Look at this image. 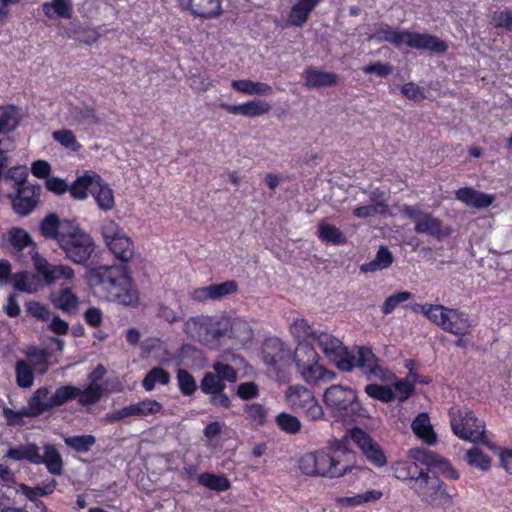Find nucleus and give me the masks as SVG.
<instances>
[{
	"label": "nucleus",
	"instance_id": "f257e3e1",
	"mask_svg": "<svg viewBox=\"0 0 512 512\" xmlns=\"http://www.w3.org/2000/svg\"><path fill=\"white\" fill-rule=\"evenodd\" d=\"M312 343H316L343 372H351L354 368H359L369 381L388 383L395 379L394 373L384 367L381 360L368 347L360 346L357 347L355 354L350 353L340 339L327 332H318Z\"/></svg>",
	"mask_w": 512,
	"mask_h": 512
},
{
	"label": "nucleus",
	"instance_id": "f03ea898",
	"mask_svg": "<svg viewBox=\"0 0 512 512\" xmlns=\"http://www.w3.org/2000/svg\"><path fill=\"white\" fill-rule=\"evenodd\" d=\"M333 454L324 451H316L314 454V465L316 476L341 477L357 468L353 464L354 453L347 447V439L334 440L331 444Z\"/></svg>",
	"mask_w": 512,
	"mask_h": 512
},
{
	"label": "nucleus",
	"instance_id": "7ed1b4c3",
	"mask_svg": "<svg viewBox=\"0 0 512 512\" xmlns=\"http://www.w3.org/2000/svg\"><path fill=\"white\" fill-rule=\"evenodd\" d=\"M59 248L70 262L87 267L96 251L93 237L75 222L59 239Z\"/></svg>",
	"mask_w": 512,
	"mask_h": 512
},
{
	"label": "nucleus",
	"instance_id": "20e7f679",
	"mask_svg": "<svg viewBox=\"0 0 512 512\" xmlns=\"http://www.w3.org/2000/svg\"><path fill=\"white\" fill-rule=\"evenodd\" d=\"M326 407L336 416L369 418L368 410L358 400L357 393L349 386L331 385L323 395Z\"/></svg>",
	"mask_w": 512,
	"mask_h": 512
},
{
	"label": "nucleus",
	"instance_id": "39448f33",
	"mask_svg": "<svg viewBox=\"0 0 512 512\" xmlns=\"http://www.w3.org/2000/svg\"><path fill=\"white\" fill-rule=\"evenodd\" d=\"M86 277L89 285L97 292L104 293L106 299L116 296L117 291L123 289L129 279L126 267L123 265L94 267L87 272Z\"/></svg>",
	"mask_w": 512,
	"mask_h": 512
},
{
	"label": "nucleus",
	"instance_id": "423d86ee",
	"mask_svg": "<svg viewBox=\"0 0 512 512\" xmlns=\"http://www.w3.org/2000/svg\"><path fill=\"white\" fill-rule=\"evenodd\" d=\"M451 427L459 438L481 443L488 449L497 451V446L485 434V423L477 419L472 411L465 409L459 411L458 416H452Z\"/></svg>",
	"mask_w": 512,
	"mask_h": 512
},
{
	"label": "nucleus",
	"instance_id": "0eeeda50",
	"mask_svg": "<svg viewBox=\"0 0 512 512\" xmlns=\"http://www.w3.org/2000/svg\"><path fill=\"white\" fill-rule=\"evenodd\" d=\"M403 214L411 219L415 226L414 231L419 234H426L438 241L449 237L452 228L443 224V221L432 213L423 211L418 205H404Z\"/></svg>",
	"mask_w": 512,
	"mask_h": 512
},
{
	"label": "nucleus",
	"instance_id": "6e6552de",
	"mask_svg": "<svg viewBox=\"0 0 512 512\" xmlns=\"http://www.w3.org/2000/svg\"><path fill=\"white\" fill-rule=\"evenodd\" d=\"M411 488L424 502L433 507H442L451 502V496L444 488V483L431 469H428L424 476L418 477Z\"/></svg>",
	"mask_w": 512,
	"mask_h": 512
},
{
	"label": "nucleus",
	"instance_id": "1a4fd4ad",
	"mask_svg": "<svg viewBox=\"0 0 512 512\" xmlns=\"http://www.w3.org/2000/svg\"><path fill=\"white\" fill-rule=\"evenodd\" d=\"M231 318L223 317L218 321H214L207 316L191 318L186 323V329L194 338L199 341H208L211 339H219L223 336H230Z\"/></svg>",
	"mask_w": 512,
	"mask_h": 512
},
{
	"label": "nucleus",
	"instance_id": "9d476101",
	"mask_svg": "<svg viewBox=\"0 0 512 512\" xmlns=\"http://www.w3.org/2000/svg\"><path fill=\"white\" fill-rule=\"evenodd\" d=\"M286 398L289 405L301 412L311 421H317L324 417V410L314 397L312 391L303 386L289 387Z\"/></svg>",
	"mask_w": 512,
	"mask_h": 512
},
{
	"label": "nucleus",
	"instance_id": "9b49d317",
	"mask_svg": "<svg viewBox=\"0 0 512 512\" xmlns=\"http://www.w3.org/2000/svg\"><path fill=\"white\" fill-rule=\"evenodd\" d=\"M262 359L270 369L279 373L286 368L292 359V353L279 338L272 337L264 341L262 346Z\"/></svg>",
	"mask_w": 512,
	"mask_h": 512
},
{
	"label": "nucleus",
	"instance_id": "f8f14e48",
	"mask_svg": "<svg viewBox=\"0 0 512 512\" xmlns=\"http://www.w3.org/2000/svg\"><path fill=\"white\" fill-rule=\"evenodd\" d=\"M31 258L36 271L42 276L46 285H52L59 280L71 281L75 276L73 268L69 265H52L37 251L31 252Z\"/></svg>",
	"mask_w": 512,
	"mask_h": 512
},
{
	"label": "nucleus",
	"instance_id": "ddd939ff",
	"mask_svg": "<svg viewBox=\"0 0 512 512\" xmlns=\"http://www.w3.org/2000/svg\"><path fill=\"white\" fill-rule=\"evenodd\" d=\"M343 439H347V443L350 440L355 443L374 465L378 467L386 465L387 460L379 444L361 428L352 429L349 437L346 436Z\"/></svg>",
	"mask_w": 512,
	"mask_h": 512
},
{
	"label": "nucleus",
	"instance_id": "4468645a",
	"mask_svg": "<svg viewBox=\"0 0 512 512\" xmlns=\"http://www.w3.org/2000/svg\"><path fill=\"white\" fill-rule=\"evenodd\" d=\"M343 439H347V443L350 440L355 443L374 465L378 467L386 465L387 460L379 444L361 428L352 429L349 437L346 436Z\"/></svg>",
	"mask_w": 512,
	"mask_h": 512
},
{
	"label": "nucleus",
	"instance_id": "2eb2a0df",
	"mask_svg": "<svg viewBox=\"0 0 512 512\" xmlns=\"http://www.w3.org/2000/svg\"><path fill=\"white\" fill-rule=\"evenodd\" d=\"M343 439H347V443L350 440L355 443L374 465L378 467L386 465L387 460L379 444L361 428L352 429L349 437L346 436Z\"/></svg>",
	"mask_w": 512,
	"mask_h": 512
},
{
	"label": "nucleus",
	"instance_id": "dca6fc26",
	"mask_svg": "<svg viewBox=\"0 0 512 512\" xmlns=\"http://www.w3.org/2000/svg\"><path fill=\"white\" fill-rule=\"evenodd\" d=\"M163 410L160 402L152 399H145L134 404L125 406L119 410L109 412L105 415V421L115 423L128 417L155 415Z\"/></svg>",
	"mask_w": 512,
	"mask_h": 512
},
{
	"label": "nucleus",
	"instance_id": "f3484780",
	"mask_svg": "<svg viewBox=\"0 0 512 512\" xmlns=\"http://www.w3.org/2000/svg\"><path fill=\"white\" fill-rule=\"evenodd\" d=\"M408 456L411 459L419 461L420 464L427 466L428 469H437L444 476L450 479L457 480L459 478L458 471L454 469V467H452V465L447 460L439 457L432 451L415 448L409 450Z\"/></svg>",
	"mask_w": 512,
	"mask_h": 512
},
{
	"label": "nucleus",
	"instance_id": "a211bd4d",
	"mask_svg": "<svg viewBox=\"0 0 512 512\" xmlns=\"http://www.w3.org/2000/svg\"><path fill=\"white\" fill-rule=\"evenodd\" d=\"M16 196L12 199L14 211L20 216H27L37 206L41 193V186L38 184H28L19 187Z\"/></svg>",
	"mask_w": 512,
	"mask_h": 512
},
{
	"label": "nucleus",
	"instance_id": "6ab92c4d",
	"mask_svg": "<svg viewBox=\"0 0 512 512\" xmlns=\"http://www.w3.org/2000/svg\"><path fill=\"white\" fill-rule=\"evenodd\" d=\"M179 5L202 19H214L222 14L221 0H178Z\"/></svg>",
	"mask_w": 512,
	"mask_h": 512
},
{
	"label": "nucleus",
	"instance_id": "aec40b11",
	"mask_svg": "<svg viewBox=\"0 0 512 512\" xmlns=\"http://www.w3.org/2000/svg\"><path fill=\"white\" fill-rule=\"evenodd\" d=\"M405 44L417 50H430L435 53H445L447 44L435 35L417 33L407 30Z\"/></svg>",
	"mask_w": 512,
	"mask_h": 512
},
{
	"label": "nucleus",
	"instance_id": "412c9836",
	"mask_svg": "<svg viewBox=\"0 0 512 512\" xmlns=\"http://www.w3.org/2000/svg\"><path fill=\"white\" fill-rule=\"evenodd\" d=\"M442 330L456 336H465L471 332L473 327L469 315L458 309L449 308L446 321L442 322Z\"/></svg>",
	"mask_w": 512,
	"mask_h": 512
},
{
	"label": "nucleus",
	"instance_id": "4be33fe9",
	"mask_svg": "<svg viewBox=\"0 0 512 512\" xmlns=\"http://www.w3.org/2000/svg\"><path fill=\"white\" fill-rule=\"evenodd\" d=\"M74 221H60L56 214H48L45 216L39 225L40 234L46 239H54L59 245V239L62 234H66L68 226H72Z\"/></svg>",
	"mask_w": 512,
	"mask_h": 512
},
{
	"label": "nucleus",
	"instance_id": "5701e85b",
	"mask_svg": "<svg viewBox=\"0 0 512 512\" xmlns=\"http://www.w3.org/2000/svg\"><path fill=\"white\" fill-rule=\"evenodd\" d=\"M27 415L36 418L52 410L51 395L47 387L43 386L34 391L27 402Z\"/></svg>",
	"mask_w": 512,
	"mask_h": 512
},
{
	"label": "nucleus",
	"instance_id": "b1692460",
	"mask_svg": "<svg viewBox=\"0 0 512 512\" xmlns=\"http://www.w3.org/2000/svg\"><path fill=\"white\" fill-rule=\"evenodd\" d=\"M53 306L67 314H74L78 309L79 299L70 287H63L50 293Z\"/></svg>",
	"mask_w": 512,
	"mask_h": 512
},
{
	"label": "nucleus",
	"instance_id": "393cba45",
	"mask_svg": "<svg viewBox=\"0 0 512 512\" xmlns=\"http://www.w3.org/2000/svg\"><path fill=\"white\" fill-rule=\"evenodd\" d=\"M456 199L463 202L467 206L477 209H483L490 206L494 201V196L470 187H463L456 191Z\"/></svg>",
	"mask_w": 512,
	"mask_h": 512
},
{
	"label": "nucleus",
	"instance_id": "a878e982",
	"mask_svg": "<svg viewBox=\"0 0 512 512\" xmlns=\"http://www.w3.org/2000/svg\"><path fill=\"white\" fill-rule=\"evenodd\" d=\"M305 86L309 89L331 87L337 84L338 77L335 73L326 72L316 67L305 70Z\"/></svg>",
	"mask_w": 512,
	"mask_h": 512
},
{
	"label": "nucleus",
	"instance_id": "bb28decb",
	"mask_svg": "<svg viewBox=\"0 0 512 512\" xmlns=\"http://www.w3.org/2000/svg\"><path fill=\"white\" fill-rule=\"evenodd\" d=\"M320 0H298L288 15V25L301 27L308 20L310 13L319 4Z\"/></svg>",
	"mask_w": 512,
	"mask_h": 512
},
{
	"label": "nucleus",
	"instance_id": "cd10ccee",
	"mask_svg": "<svg viewBox=\"0 0 512 512\" xmlns=\"http://www.w3.org/2000/svg\"><path fill=\"white\" fill-rule=\"evenodd\" d=\"M318 359V353L313 347L312 342H300L294 351L291 361L293 360L298 372H300L304 368L316 364Z\"/></svg>",
	"mask_w": 512,
	"mask_h": 512
},
{
	"label": "nucleus",
	"instance_id": "c85d7f7f",
	"mask_svg": "<svg viewBox=\"0 0 512 512\" xmlns=\"http://www.w3.org/2000/svg\"><path fill=\"white\" fill-rule=\"evenodd\" d=\"M13 285L16 290L27 293H36L43 287L44 281L38 272L37 274L19 272L13 276Z\"/></svg>",
	"mask_w": 512,
	"mask_h": 512
},
{
	"label": "nucleus",
	"instance_id": "c756f323",
	"mask_svg": "<svg viewBox=\"0 0 512 512\" xmlns=\"http://www.w3.org/2000/svg\"><path fill=\"white\" fill-rule=\"evenodd\" d=\"M5 457L14 460L22 461L27 460L33 464H40V452L39 447L35 443H27L11 447L7 450Z\"/></svg>",
	"mask_w": 512,
	"mask_h": 512
},
{
	"label": "nucleus",
	"instance_id": "7c9ffc66",
	"mask_svg": "<svg viewBox=\"0 0 512 512\" xmlns=\"http://www.w3.org/2000/svg\"><path fill=\"white\" fill-rule=\"evenodd\" d=\"M91 194L94 196L99 208L104 211L111 210L114 207V194L112 189L103 182L101 177L96 174Z\"/></svg>",
	"mask_w": 512,
	"mask_h": 512
},
{
	"label": "nucleus",
	"instance_id": "2f4dec72",
	"mask_svg": "<svg viewBox=\"0 0 512 512\" xmlns=\"http://www.w3.org/2000/svg\"><path fill=\"white\" fill-rule=\"evenodd\" d=\"M394 261L393 254L387 246L381 245L375 255V258L360 265L359 269L362 273H372L389 268Z\"/></svg>",
	"mask_w": 512,
	"mask_h": 512
},
{
	"label": "nucleus",
	"instance_id": "473e14b6",
	"mask_svg": "<svg viewBox=\"0 0 512 512\" xmlns=\"http://www.w3.org/2000/svg\"><path fill=\"white\" fill-rule=\"evenodd\" d=\"M303 379L313 385L329 383L336 377V373L327 370L323 366L316 364L310 365L299 372Z\"/></svg>",
	"mask_w": 512,
	"mask_h": 512
},
{
	"label": "nucleus",
	"instance_id": "72a5a7b5",
	"mask_svg": "<svg viewBox=\"0 0 512 512\" xmlns=\"http://www.w3.org/2000/svg\"><path fill=\"white\" fill-rule=\"evenodd\" d=\"M70 118L73 122L82 126H92L101 123V118L96 110L88 105L75 106L69 111Z\"/></svg>",
	"mask_w": 512,
	"mask_h": 512
},
{
	"label": "nucleus",
	"instance_id": "f704fd0d",
	"mask_svg": "<svg viewBox=\"0 0 512 512\" xmlns=\"http://www.w3.org/2000/svg\"><path fill=\"white\" fill-rule=\"evenodd\" d=\"M411 460V458L409 457ZM419 461L412 459V462H397L393 466L394 475L400 480H411L412 484L415 483L416 479L420 476H424L427 471L418 466Z\"/></svg>",
	"mask_w": 512,
	"mask_h": 512
},
{
	"label": "nucleus",
	"instance_id": "c9c22d12",
	"mask_svg": "<svg viewBox=\"0 0 512 512\" xmlns=\"http://www.w3.org/2000/svg\"><path fill=\"white\" fill-rule=\"evenodd\" d=\"M44 454H40V464H45L47 470L54 475H60L63 470V460L57 448L53 444H45Z\"/></svg>",
	"mask_w": 512,
	"mask_h": 512
},
{
	"label": "nucleus",
	"instance_id": "e433bc0d",
	"mask_svg": "<svg viewBox=\"0 0 512 512\" xmlns=\"http://www.w3.org/2000/svg\"><path fill=\"white\" fill-rule=\"evenodd\" d=\"M412 430L415 435L423 439L428 444H434L436 442V434L430 424L428 414H419L412 422Z\"/></svg>",
	"mask_w": 512,
	"mask_h": 512
},
{
	"label": "nucleus",
	"instance_id": "4c0bfd02",
	"mask_svg": "<svg viewBox=\"0 0 512 512\" xmlns=\"http://www.w3.org/2000/svg\"><path fill=\"white\" fill-rule=\"evenodd\" d=\"M231 85L236 91L248 95H270L273 92L272 87L267 83L253 82L246 79L233 80Z\"/></svg>",
	"mask_w": 512,
	"mask_h": 512
},
{
	"label": "nucleus",
	"instance_id": "58836bf2",
	"mask_svg": "<svg viewBox=\"0 0 512 512\" xmlns=\"http://www.w3.org/2000/svg\"><path fill=\"white\" fill-rule=\"evenodd\" d=\"M96 173H85L83 176L78 177L71 185L68 191L74 199L84 200L87 197V192L91 193Z\"/></svg>",
	"mask_w": 512,
	"mask_h": 512
},
{
	"label": "nucleus",
	"instance_id": "ea45409f",
	"mask_svg": "<svg viewBox=\"0 0 512 512\" xmlns=\"http://www.w3.org/2000/svg\"><path fill=\"white\" fill-rule=\"evenodd\" d=\"M107 246L114 256L123 263H127L134 255L133 244L125 234Z\"/></svg>",
	"mask_w": 512,
	"mask_h": 512
},
{
	"label": "nucleus",
	"instance_id": "a19ab883",
	"mask_svg": "<svg viewBox=\"0 0 512 512\" xmlns=\"http://www.w3.org/2000/svg\"><path fill=\"white\" fill-rule=\"evenodd\" d=\"M407 30L399 31L393 29L387 24H381L378 30L374 33L373 38L378 42H389L397 47L405 44Z\"/></svg>",
	"mask_w": 512,
	"mask_h": 512
},
{
	"label": "nucleus",
	"instance_id": "79ce46f5",
	"mask_svg": "<svg viewBox=\"0 0 512 512\" xmlns=\"http://www.w3.org/2000/svg\"><path fill=\"white\" fill-rule=\"evenodd\" d=\"M45 15L52 19L55 16L70 19L72 17V4L70 0H53L42 5Z\"/></svg>",
	"mask_w": 512,
	"mask_h": 512
},
{
	"label": "nucleus",
	"instance_id": "37998d69",
	"mask_svg": "<svg viewBox=\"0 0 512 512\" xmlns=\"http://www.w3.org/2000/svg\"><path fill=\"white\" fill-rule=\"evenodd\" d=\"M15 378L18 387L29 389L34 384V371L28 361L20 359L15 363Z\"/></svg>",
	"mask_w": 512,
	"mask_h": 512
},
{
	"label": "nucleus",
	"instance_id": "c03bdc74",
	"mask_svg": "<svg viewBox=\"0 0 512 512\" xmlns=\"http://www.w3.org/2000/svg\"><path fill=\"white\" fill-rule=\"evenodd\" d=\"M80 395V388L72 385H64L58 387L51 395L52 409L64 405L65 403L75 400Z\"/></svg>",
	"mask_w": 512,
	"mask_h": 512
},
{
	"label": "nucleus",
	"instance_id": "a18cd8bd",
	"mask_svg": "<svg viewBox=\"0 0 512 512\" xmlns=\"http://www.w3.org/2000/svg\"><path fill=\"white\" fill-rule=\"evenodd\" d=\"M197 479L201 485L214 491L223 492L230 488L229 480L222 475L205 472L200 474Z\"/></svg>",
	"mask_w": 512,
	"mask_h": 512
},
{
	"label": "nucleus",
	"instance_id": "49530a36",
	"mask_svg": "<svg viewBox=\"0 0 512 512\" xmlns=\"http://www.w3.org/2000/svg\"><path fill=\"white\" fill-rule=\"evenodd\" d=\"M364 391L369 397L383 403H390L396 398L395 392L387 385L370 383L365 386Z\"/></svg>",
	"mask_w": 512,
	"mask_h": 512
},
{
	"label": "nucleus",
	"instance_id": "de8ad7c7",
	"mask_svg": "<svg viewBox=\"0 0 512 512\" xmlns=\"http://www.w3.org/2000/svg\"><path fill=\"white\" fill-rule=\"evenodd\" d=\"M318 233L319 237L325 242H331L335 245L344 244L346 242V237L342 231L325 221L320 222L318 225Z\"/></svg>",
	"mask_w": 512,
	"mask_h": 512
},
{
	"label": "nucleus",
	"instance_id": "09e8293b",
	"mask_svg": "<svg viewBox=\"0 0 512 512\" xmlns=\"http://www.w3.org/2000/svg\"><path fill=\"white\" fill-rule=\"evenodd\" d=\"M170 381V374L168 371L161 367L152 368L145 376L142 381V386L147 391H152L156 385L159 383L161 385H167Z\"/></svg>",
	"mask_w": 512,
	"mask_h": 512
},
{
	"label": "nucleus",
	"instance_id": "8fccbe9b",
	"mask_svg": "<svg viewBox=\"0 0 512 512\" xmlns=\"http://www.w3.org/2000/svg\"><path fill=\"white\" fill-rule=\"evenodd\" d=\"M230 337L241 343H246L252 339L253 331L247 321L240 318H231Z\"/></svg>",
	"mask_w": 512,
	"mask_h": 512
},
{
	"label": "nucleus",
	"instance_id": "3c124183",
	"mask_svg": "<svg viewBox=\"0 0 512 512\" xmlns=\"http://www.w3.org/2000/svg\"><path fill=\"white\" fill-rule=\"evenodd\" d=\"M108 300L116 301L124 306L135 307L139 303V294L131 285L130 279H128V284L124 285L123 289H120V291H117L116 296H110Z\"/></svg>",
	"mask_w": 512,
	"mask_h": 512
},
{
	"label": "nucleus",
	"instance_id": "603ef678",
	"mask_svg": "<svg viewBox=\"0 0 512 512\" xmlns=\"http://www.w3.org/2000/svg\"><path fill=\"white\" fill-rule=\"evenodd\" d=\"M449 308L440 304H423L421 312L434 324L442 329Z\"/></svg>",
	"mask_w": 512,
	"mask_h": 512
},
{
	"label": "nucleus",
	"instance_id": "864d4df0",
	"mask_svg": "<svg viewBox=\"0 0 512 512\" xmlns=\"http://www.w3.org/2000/svg\"><path fill=\"white\" fill-rule=\"evenodd\" d=\"M104 389L97 383H90L84 390L80 389L78 402L82 406H90L96 404L103 396Z\"/></svg>",
	"mask_w": 512,
	"mask_h": 512
},
{
	"label": "nucleus",
	"instance_id": "5fc2aeb1",
	"mask_svg": "<svg viewBox=\"0 0 512 512\" xmlns=\"http://www.w3.org/2000/svg\"><path fill=\"white\" fill-rule=\"evenodd\" d=\"M64 443L78 453H87L96 443L93 435L69 436L64 439Z\"/></svg>",
	"mask_w": 512,
	"mask_h": 512
},
{
	"label": "nucleus",
	"instance_id": "6e6d98bb",
	"mask_svg": "<svg viewBox=\"0 0 512 512\" xmlns=\"http://www.w3.org/2000/svg\"><path fill=\"white\" fill-rule=\"evenodd\" d=\"M7 241L17 250L34 245L29 233L22 228L16 227L11 228L7 232Z\"/></svg>",
	"mask_w": 512,
	"mask_h": 512
},
{
	"label": "nucleus",
	"instance_id": "4d7b16f0",
	"mask_svg": "<svg viewBox=\"0 0 512 512\" xmlns=\"http://www.w3.org/2000/svg\"><path fill=\"white\" fill-rule=\"evenodd\" d=\"M464 459L470 466L479 468L482 471H488L491 466V459L477 447L467 450Z\"/></svg>",
	"mask_w": 512,
	"mask_h": 512
},
{
	"label": "nucleus",
	"instance_id": "13d9d810",
	"mask_svg": "<svg viewBox=\"0 0 512 512\" xmlns=\"http://www.w3.org/2000/svg\"><path fill=\"white\" fill-rule=\"evenodd\" d=\"M276 424L287 434L295 435L300 432L302 424L300 420L289 413L282 412L276 417Z\"/></svg>",
	"mask_w": 512,
	"mask_h": 512
},
{
	"label": "nucleus",
	"instance_id": "bf43d9fd",
	"mask_svg": "<svg viewBox=\"0 0 512 512\" xmlns=\"http://www.w3.org/2000/svg\"><path fill=\"white\" fill-rule=\"evenodd\" d=\"M291 332L296 338L303 340L302 342H312L318 333L304 319L296 320L291 326Z\"/></svg>",
	"mask_w": 512,
	"mask_h": 512
},
{
	"label": "nucleus",
	"instance_id": "052dcab7",
	"mask_svg": "<svg viewBox=\"0 0 512 512\" xmlns=\"http://www.w3.org/2000/svg\"><path fill=\"white\" fill-rule=\"evenodd\" d=\"M52 138L71 151H78L81 145L78 143L76 136L72 130L61 129L52 133Z\"/></svg>",
	"mask_w": 512,
	"mask_h": 512
},
{
	"label": "nucleus",
	"instance_id": "680f3d73",
	"mask_svg": "<svg viewBox=\"0 0 512 512\" xmlns=\"http://www.w3.org/2000/svg\"><path fill=\"white\" fill-rule=\"evenodd\" d=\"M226 387L222 379L213 373H206L201 381L200 389L205 394H215Z\"/></svg>",
	"mask_w": 512,
	"mask_h": 512
},
{
	"label": "nucleus",
	"instance_id": "e2e57ef3",
	"mask_svg": "<svg viewBox=\"0 0 512 512\" xmlns=\"http://www.w3.org/2000/svg\"><path fill=\"white\" fill-rule=\"evenodd\" d=\"M211 300H218L231 295L238 290V284L234 280H228L219 284L209 285Z\"/></svg>",
	"mask_w": 512,
	"mask_h": 512
},
{
	"label": "nucleus",
	"instance_id": "0e129e2a",
	"mask_svg": "<svg viewBox=\"0 0 512 512\" xmlns=\"http://www.w3.org/2000/svg\"><path fill=\"white\" fill-rule=\"evenodd\" d=\"M177 381L179 390L185 396L192 395L197 389L194 377L185 369L177 371Z\"/></svg>",
	"mask_w": 512,
	"mask_h": 512
},
{
	"label": "nucleus",
	"instance_id": "69168bd1",
	"mask_svg": "<svg viewBox=\"0 0 512 512\" xmlns=\"http://www.w3.org/2000/svg\"><path fill=\"white\" fill-rule=\"evenodd\" d=\"M271 106L264 100L253 99L244 103V116L257 117L269 113Z\"/></svg>",
	"mask_w": 512,
	"mask_h": 512
},
{
	"label": "nucleus",
	"instance_id": "338daca9",
	"mask_svg": "<svg viewBox=\"0 0 512 512\" xmlns=\"http://www.w3.org/2000/svg\"><path fill=\"white\" fill-rule=\"evenodd\" d=\"M412 293L409 291H401L387 297L382 305V313L384 315L390 314L399 304L409 300Z\"/></svg>",
	"mask_w": 512,
	"mask_h": 512
},
{
	"label": "nucleus",
	"instance_id": "774afa93",
	"mask_svg": "<svg viewBox=\"0 0 512 512\" xmlns=\"http://www.w3.org/2000/svg\"><path fill=\"white\" fill-rule=\"evenodd\" d=\"M387 211L388 205L386 203H379L378 205L359 206L353 210V214L357 218H369L376 214H385Z\"/></svg>",
	"mask_w": 512,
	"mask_h": 512
}]
</instances>
